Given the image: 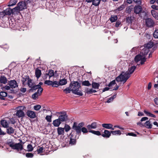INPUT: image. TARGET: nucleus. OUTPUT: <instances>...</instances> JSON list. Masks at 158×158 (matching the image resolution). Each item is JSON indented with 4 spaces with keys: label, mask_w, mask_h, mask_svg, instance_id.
<instances>
[{
    "label": "nucleus",
    "mask_w": 158,
    "mask_h": 158,
    "mask_svg": "<svg viewBox=\"0 0 158 158\" xmlns=\"http://www.w3.org/2000/svg\"><path fill=\"white\" fill-rule=\"evenodd\" d=\"M135 70H128L126 72H122L120 75L116 78L115 80H112L108 84V86L110 87L116 84V81L117 82H121L124 84L127 80L130 77L131 74L133 73Z\"/></svg>",
    "instance_id": "obj_1"
},
{
    "label": "nucleus",
    "mask_w": 158,
    "mask_h": 158,
    "mask_svg": "<svg viewBox=\"0 0 158 158\" xmlns=\"http://www.w3.org/2000/svg\"><path fill=\"white\" fill-rule=\"evenodd\" d=\"M69 87L74 94L80 96H82L83 93L81 90V84L78 81H71Z\"/></svg>",
    "instance_id": "obj_2"
},
{
    "label": "nucleus",
    "mask_w": 158,
    "mask_h": 158,
    "mask_svg": "<svg viewBox=\"0 0 158 158\" xmlns=\"http://www.w3.org/2000/svg\"><path fill=\"white\" fill-rule=\"evenodd\" d=\"M20 143H15L13 140L9 139L6 143V144L9 145L12 149L14 150H16L19 151H21L23 149V145L24 143L22 142L21 139L19 140Z\"/></svg>",
    "instance_id": "obj_3"
},
{
    "label": "nucleus",
    "mask_w": 158,
    "mask_h": 158,
    "mask_svg": "<svg viewBox=\"0 0 158 158\" xmlns=\"http://www.w3.org/2000/svg\"><path fill=\"white\" fill-rule=\"evenodd\" d=\"M145 57L146 56H143V55H141V54L138 55L135 57V60L137 63L138 62H139L141 64H142L146 61V59Z\"/></svg>",
    "instance_id": "obj_4"
},
{
    "label": "nucleus",
    "mask_w": 158,
    "mask_h": 158,
    "mask_svg": "<svg viewBox=\"0 0 158 158\" xmlns=\"http://www.w3.org/2000/svg\"><path fill=\"white\" fill-rule=\"evenodd\" d=\"M84 126V123H81L77 125V123L76 122H74L73 123V125L72 129L74 131L76 130H80V128L83 127Z\"/></svg>",
    "instance_id": "obj_5"
},
{
    "label": "nucleus",
    "mask_w": 158,
    "mask_h": 158,
    "mask_svg": "<svg viewBox=\"0 0 158 158\" xmlns=\"http://www.w3.org/2000/svg\"><path fill=\"white\" fill-rule=\"evenodd\" d=\"M146 24L147 27H152L155 24L154 21L150 18H148L145 20Z\"/></svg>",
    "instance_id": "obj_6"
},
{
    "label": "nucleus",
    "mask_w": 158,
    "mask_h": 158,
    "mask_svg": "<svg viewBox=\"0 0 158 158\" xmlns=\"http://www.w3.org/2000/svg\"><path fill=\"white\" fill-rule=\"evenodd\" d=\"M17 6L19 7V9L22 10L27 8V4L24 2H21L18 3Z\"/></svg>",
    "instance_id": "obj_7"
},
{
    "label": "nucleus",
    "mask_w": 158,
    "mask_h": 158,
    "mask_svg": "<svg viewBox=\"0 0 158 158\" xmlns=\"http://www.w3.org/2000/svg\"><path fill=\"white\" fill-rule=\"evenodd\" d=\"M75 131H76V134L79 135H81V131L84 134L87 133L89 132V131H88L86 128L85 127H83L80 128V130H76Z\"/></svg>",
    "instance_id": "obj_8"
},
{
    "label": "nucleus",
    "mask_w": 158,
    "mask_h": 158,
    "mask_svg": "<svg viewBox=\"0 0 158 158\" xmlns=\"http://www.w3.org/2000/svg\"><path fill=\"white\" fill-rule=\"evenodd\" d=\"M8 84L12 89L17 87L18 86L16 81L15 80H11L10 81H9Z\"/></svg>",
    "instance_id": "obj_9"
},
{
    "label": "nucleus",
    "mask_w": 158,
    "mask_h": 158,
    "mask_svg": "<svg viewBox=\"0 0 158 158\" xmlns=\"http://www.w3.org/2000/svg\"><path fill=\"white\" fill-rule=\"evenodd\" d=\"M26 114L27 116L31 118H34L36 116L35 112L33 111L30 110H27Z\"/></svg>",
    "instance_id": "obj_10"
},
{
    "label": "nucleus",
    "mask_w": 158,
    "mask_h": 158,
    "mask_svg": "<svg viewBox=\"0 0 158 158\" xmlns=\"http://www.w3.org/2000/svg\"><path fill=\"white\" fill-rule=\"evenodd\" d=\"M58 119L62 122L67 121L69 119L68 116L67 114L65 113L64 115H60L59 116Z\"/></svg>",
    "instance_id": "obj_11"
},
{
    "label": "nucleus",
    "mask_w": 158,
    "mask_h": 158,
    "mask_svg": "<svg viewBox=\"0 0 158 158\" xmlns=\"http://www.w3.org/2000/svg\"><path fill=\"white\" fill-rule=\"evenodd\" d=\"M142 10V8L141 6H135L134 7V11L136 14H139L141 13Z\"/></svg>",
    "instance_id": "obj_12"
},
{
    "label": "nucleus",
    "mask_w": 158,
    "mask_h": 158,
    "mask_svg": "<svg viewBox=\"0 0 158 158\" xmlns=\"http://www.w3.org/2000/svg\"><path fill=\"white\" fill-rule=\"evenodd\" d=\"M2 15L4 16L6 15H10L11 14H13V11L12 9L10 8L6 9L5 10H4L2 13Z\"/></svg>",
    "instance_id": "obj_13"
},
{
    "label": "nucleus",
    "mask_w": 158,
    "mask_h": 158,
    "mask_svg": "<svg viewBox=\"0 0 158 158\" xmlns=\"http://www.w3.org/2000/svg\"><path fill=\"white\" fill-rule=\"evenodd\" d=\"M34 69H46L47 67L46 65H44L43 64H36V63H35L33 65Z\"/></svg>",
    "instance_id": "obj_14"
},
{
    "label": "nucleus",
    "mask_w": 158,
    "mask_h": 158,
    "mask_svg": "<svg viewBox=\"0 0 158 158\" xmlns=\"http://www.w3.org/2000/svg\"><path fill=\"white\" fill-rule=\"evenodd\" d=\"M97 127V123L96 122H94L91 124H89L87 126V128L89 130H90L92 129H95Z\"/></svg>",
    "instance_id": "obj_15"
},
{
    "label": "nucleus",
    "mask_w": 158,
    "mask_h": 158,
    "mask_svg": "<svg viewBox=\"0 0 158 158\" xmlns=\"http://www.w3.org/2000/svg\"><path fill=\"white\" fill-rule=\"evenodd\" d=\"M111 134V131L106 130H104V133L102 134V135L104 138H109Z\"/></svg>",
    "instance_id": "obj_16"
},
{
    "label": "nucleus",
    "mask_w": 158,
    "mask_h": 158,
    "mask_svg": "<svg viewBox=\"0 0 158 158\" xmlns=\"http://www.w3.org/2000/svg\"><path fill=\"white\" fill-rule=\"evenodd\" d=\"M20 65L19 64H16L15 62H12L9 66L8 67L10 69H18L19 68V66Z\"/></svg>",
    "instance_id": "obj_17"
},
{
    "label": "nucleus",
    "mask_w": 158,
    "mask_h": 158,
    "mask_svg": "<svg viewBox=\"0 0 158 158\" xmlns=\"http://www.w3.org/2000/svg\"><path fill=\"white\" fill-rule=\"evenodd\" d=\"M16 115L18 118H23L25 116V113L23 111L17 110Z\"/></svg>",
    "instance_id": "obj_18"
},
{
    "label": "nucleus",
    "mask_w": 158,
    "mask_h": 158,
    "mask_svg": "<svg viewBox=\"0 0 158 158\" xmlns=\"http://www.w3.org/2000/svg\"><path fill=\"white\" fill-rule=\"evenodd\" d=\"M102 126L106 129L114 130V128L113 127V125L111 124L104 123L102 124Z\"/></svg>",
    "instance_id": "obj_19"
},
{
    "label": "nucleus",
    "mask_w": 158,
    "mask_h": 158,
    "mask_svg": "<svg viewBox=\"0 0 158 158\" xmlns=\"http://www.w3.org/2000/svg\"><path fill=\"white\" fill-rule=\"evenodd\" d=\"M61 122H62L59 120V119H56L53 121L52 124L55 127H58L61 124Z\"/></svg>",
    "instance_id": "obj_20"
},
{
    "label": "nucleus",
    "mask_w": 158,
    "mask_h": 158,
    "mask_svg": "<svg viewBox=\"0 0 158 158\" xmlns=\"http://www.w3.org/2000/svg\"><path fill=\"white\" fill-rule=\"evenodd\" d=\"M6 128V133L7 134L10 135L14 133L15 130L12 127L9 126Z\"/></svg>",
    "instance_id": "obj_21"
},
{
    "label": "nucleus",
    "mask_w": 158,
    "mask_h": 158,
    "mask_svg": "<svg viewBox=\"0 0 158 158\" xmlns=\"http://www.w3.org/2000/svg\"><path fill=\"white\" fill-rule=\"evenodd\" d=\"M30 79H31L29 78L28 76H25L23 77L22 81L23 85H26L27 83L26 81H27V82H28V80Z\"/></svg>",
    "instance_id": "obj_22"
},
{
    "label": "nucleus",
    "mask_w": 158,
    "mask_h": 158,
    "mask_svg": "<svg viewBox=\"0 0 158 158\" xmlns=\"http://www.w3.org/2000/svg\"><path fill=\"white\" fill-rule=\"evenodd\" d=\"M30 87L31 88V89H30V91H32V92H33V91H35L41 87L40 85H30Z\"/></svg>",
    "instance_id": "obj_23"
},
{
    "label": "nucleus",
    "mask_w": 158,
    "mask_h": 158,
    "mask_svg": "<svg viewBox=\"0 0 158 158\" xmlns=\"http://www.w3.org/2000/svg\"><path fill=\"white\" fill-rule=\"evenodd\" d=\"M71 137L69 140V143L70 144L73 145H75L76 143V139L73 138V135H70Z\"/></svg>",
    "instance_id": "obj_24"
},
{
    "label": "nucleus",
    "mask_w": 158,
    "mask_h": 158,
    "mask_svg": "<svg viewBox=\"0 0 158 158\" xmlns=\"http://www.w3.org/2000/svg\"><path fill=\"white\" fill-rule=\"evenodd\" d=\"M152 124L151 123L149 120L146 121L144 124V126L145 128L148 129H150L152 128Z\"/></svg>",
    "instance_id": "obj_25"
},
{
    "label": "nucleus",
    "mask_w": 158,
    "mask_h": 158,
    "mask_svg": "<svg viewBox=\"0 0 158 158\" xmlns=\"http://www.w3.org/2000/svg\"><path fill=\"white\" fill-rule=\"evenodd\" d=\"M1 124L4 128H7L9 127L8 123L7 121L4 119L1 120Z\"/></svg>",
    "instance_id": "obj_26"
},
{
    "label": "nucleus",
    "mask_w": 158,
    "mask_h": 158,
    "mask_svg": "<svg viewBox=\"0 0 158 158\" xmlns=\"http://www.w3.org/2000/svg\"><path fill=\"white\" fill-rule=\"evenodd\" d=\"M7 80L6 77L4 76H1L0 77V82L1 83L5 84L6 83Z\"/></svg>",
    "instance_id": "obj_27"
},
{
    "label": "nucleus",
    "mask_w": 158,
    "mask_h": 158,
    "mask_svg": "<svg viewBox=\"0 0 158 158\" xmlns=\"http://www.w3.org/2000/svg\"><path fill=\"white\" fill-rule=\"evenodd\" d=\"M54 71L53 70H49L48 73H46V77H49V79H50V77L54 76Z\"/></svg>",
    "instance_id": "obj_28"
},
{
    "label": "nucleus",
    "mask_w": 158,
    "mask_h": 158,
    "mask_svg": "<svg viewBox=\"0 0 158 158\" xmlns=\"http://www.w3.org/2000/svg\"><path fill=\"white\" fill-rule=\"evenodd\" d=\"M57 131L58 135H64V128L62 127H58Z\"/></svg>",
    "instance_id": "obj_29"
},
{
    "label": "nucleus",
    "mask_w": 158,
    "mask_h": 158,
    "mask_svg": "<svg viewBox=\"0 0 158 158\" xmlns=\"http://www.w3.org/2000/svg\"><path fill=\"white\" fill-rule=\"evenodd\" d=\"M149 52V49L146 48H143L141 52V53L143 56H145L147 55Z\"/></svg>",
    "instance_id": "obj_30"
},
{
    "label": "nucleus",
    "mask_w": 158,
    "mask_h": 158,
    "mask_svg": "<svg viewBox=\"0 0 158 158\" xmlns=\"http://www.w3.org/2000/svg\"><path fill=\"white\" fill-rule=\"evenodd\" d=\"M7 93L6 92L3 91L0 92V98L1 99L4 100V98L6 97Z\"/></svg>",
    "instance_id": "obj_31"
},
{
    "label": "nucleus",
    "mask_w": 158,
    "mask_h": 158,
    "mask_svg": "<svg viewBox=\"0 0 158 158\" xmlns=\"http://www.w3.org/2000/svg\"><path fill=\"white\" fill-rule=\"evenodd\" d=\"M134 19V18L133 17L128 16L126 18V22L128 23H131Z\"/></svg>",
    "instance_id": "obj_32"
},
{
    "label": "nucleus",
    "mask_w": 158,
    "mask_h": 158,
    "mask_svg": "<svg viewBox=\"0 0 158 158\" xmlns=\"http://www.w3.org/2000/svg\"><path fill=\"white\" fill-rule=\"evenodd\" d=\"M89 132L98 136L101 135V133L99 131H95L94 130H90L89 131Z\"/></svg>",
    "instance_id": "obj_33"
},
{
    "label": "nucleus",
    "mask_w": 158,
    "mask_h": 158,
    "mask_svg": "<svg viewBox=\"0 0 158 158\" xmlns=\"http://www.w3.org/2000/svg\"><path fill=\"white\" fill-rule=\"evenodd\" d=\"M153 43L152 42H150L147 44L145 45V47L146 48L149 49L152 48L153 46Z\"/></svg>",
    "instance_id": "obj_34"
},
{
    "label": "nucleus",
    "mask_w": 158,
    "mask_h": 158,
    "mask_svg": "<svg viewBox=\"0 0 158 158\" xmlns=\"http://www.w3.org/2000/svg\"><path fill=\"white\" fill-rule=\"evenodd\" d=\"M59 82L60 85H63L67 84V81L66 79L64 78L62 79H60Z\"/></svg>",
    "instance_id": "obj_35"
},
{
    "label": "nucleus",
    "mask_w": 158,
    "mask_h": 158,
    "mask_svg": "<svg viewBox=\"0 0 158 158\" xmlns=\"http://www.w3.org/2000/svg\"><path fill=\"white\" fill-rule=\"evenodd\" d=\"M100 86V84L96 82H93L92 84V87L93 89H98Z\"/></svg>",
    "instance_id": "obj_36"
},
{
    "label": "nucleus",
    "mask_w": 158,
    "mask_h": 158,
    "mask_svg": "<svg viewBox=\"0 0 158 158\" xmlns=\"http://www.w3.org/2000/svg\"><path fill=\"white\" fill-rule=\"evenodd\" d=\"M111 133L113 135H120L121 134V131L120 130H117L115 131H111Z\"/></svg>",
    "instance_id": "obj_37"
},
{
    "label": "nucleus",
    "mask_w": 158,
    "mask_h": 158,
    "mask_svg": "<svg viewBox=\"0 0 158 158\" xmlns=\"http://www.w3.org/2000/svg\"><path fill=\"white\" fill-rule=\"evenodd\" d=\"M151 12L153 17L156 19H158V14L156 11L154 10H152Z\"/></svg>",
    "instance_id": "obj_38"
},
{
    "label": "nucleus",
    "mask_w": 158,
    "mask_h": 158,
    "mask_svg": "<svg viewBox=\"0 0 158 158\" xmlns=\"http://www.w3.org/2000/svg\"><path fill=\"white\" fill-rule=\"evenodd\" d=\"M12 11L13 14H17L19 12V11L21 10L19 9V7L18 6H16L14 8L12 9Z\"/></svg>",
    "instance_id": "obj_39"
},
{
    "label": "nucleus",
    "mask_w": 158,
    "mask_h": 158,
    "mask_svg": "<svg viewBox=\"0 0 158 158\" xmlns=\"http://www.w3.org/2000/svg\"><path fill=\"white\" fill-rule=\"evenodd\" d=\"M35 76L37 78L40 77L41 75V72L40 70H36L35 71Z\"/></svg>",
    "instance_id": "obj_40"
},
{
    "label": "nucleus",
    "mask_w": 158,
    "mask_h": 158,
    "mask_svg": "<svg viewBox=\"0 0 158 158\" xmlns=\"http://www.w3.org/2000/svg\"><path fill=\"white\" fill-rule=\"evenodd\" d=\"M117 17L116 15H112L110 18V20L112 22H114L117 19Z\"/></svg>",
    "instance_id": "obj_41"
},
{
    "label": "nucleus",
    "mask_w": 158,
    "mask_h": 158,
    "mask_svg": "<svg viewBox=\"0 0 158 158\" xmlns=\"http://www.w3.org/2000/svg\"><path fill=\"white\" fill-rule=\"evenodd\" d=\"M82 85L83 86H89L91 85V84L88 80L82 82Z\"/></svg>",
    "instance_id": "obj_42"
},
{
    "label": "nucleus",
    "mask_w": 158,
    "mask_h": 158,
    "mask_svg": "<svg viewBox=\"0 0 158 158\" xmlns=\"http://www.w3.org/2000/svg\"><path fill=\"white\" fill-rule=\"evenodd\" d=\"M17 2V0H10L9 6H12L15 5Z\"/></svg>",
    "instance_id": "obj_43"
},
{
    "label": "nucleus",
    "mask_w": 158,
    "mask_h": 158,
    "mask_svg": "<svg viewBox=\"0 0 158 158\" xmlns=\"http://www.w3.org/2000/svg\"><path fill=\"white\" fill-rule=\"evenodd\" d=\"M26 107L24 106H21L17 107V109H18L17 110H20L23 111L26 110Z\"/></svg>",
    "instance_id": "obj_44"
},
{
    "label": "nucleus",
    "mask_w": 158,
    "mask_h": 158,
    "mask_svg": "<svg viewBox=\"0 0 158 158\" xmlns=\"http://www.w3.org/2000/svg\"><path fill=\"white\" fill-rule=\"evenodd\" d=\"M100 0H93L92 4L94 6H98L100 3Z\"/></svg>",
    "instance_id": "obj_45"
},
{
    "label": "nucleus",
    "mask_w": 158,
    "mask_h": 158,
    "mask_svg": "<svg viewBox=\"0 0 158 158\" xmlns=\"http://www.w3.org/2000/svg\"><path fill=\"white\" fill-rule=\"evenodd\" d=\"M59 85H60V84H59V82L56 81H54L52 82V87H57Z\"/></svg>",
    "instance_id": "obj_46"
},
{
    "label": "nucleus",
    "mask_w": 158,
    "mask_h": 158,
    "mask_svg": "<svg viewBox=\"0 0 158 158\" xmlns=\"http://www.w3.org/2000/svg\"><path fill=\"white\" fill-rule=\"evenodd\" d=\"M133 6H131L127 7L126 9V12L127 13H130L133 9Z\"/></svg>",
    "instance_id": "obj_47"
},
{
    "label": "nucleus",
    "mask_w": 158,
    "mask_h": 158,
    "mask_svg": "<svg viewBox=\"0 0 158 158\" xmlns=\"http://www.w3.org/2000/svg\"><path fill=\"white\" fill-rule=\"evenodd\" d=\"M64 130L67 132L70 130V127L68 124H65L64 126Z\"/></svg>",
    "instance_id": "obj_48"
},
{
    "label": "nucleus",
    "mask_w": 158,
    "mask_h": 158,
    "mask_svg": "<svg viewBox=\"0 0 158 158\" xmlns=\"http://www.w3.org/2000/svg\"><path fill=\"white\" fill-rule=\"evenodd\" d=\"M44 149L43 147H40L39 148H38L36 150V151L38 152V154H40L42 153L43 152V150Z\"/></svg>",
    "instance_id": "obj_49"
},
{
    "label": "nucleus",
    "mask_w": 158,
    "mask_h": 158,
    "mask_svg": "<svg viewBox=\"0 0 158 158\" xmlns=\"http://www.w3.org/2000/svg\"><path fill=\"white\" fill-rule=\"evenodd\" d=\"M43 91V89L42 87H41L40 88H39L38 89V90L35 93H36L37 94H38V95H40L41 93Z\"/></svg>",
    "instance_id": "obj_50"
},
{
    "label": "nucleus",
    "mask_w": 158,
    "mask_h": 158,
    "mask_svg": "<svg viewBox=\"0 0 158 158\" xmlns=\"http://www.w3.org/2000/svg\"><path fill=\"white\" fill-rule=\"evenodd\" d=\"M85 92L88 94H90L92 93V89H89L87 88L85 89Z\"/></svg>",
    "instance_id": "obj_51"
},
{
    "label": "nucleus",
    "mask_w": 158,
    "mask_h": 158,
    "mask_svg": "<svg viewBox=\"0 0 158 158\" xmlns=\"http://www.w3.org/2000/svg\"><path fill=\"white\" fill-rule=\"evenodd\" d=\"M52 82L53 81L50 80H46L44 81V83L49 85H51L52 86Z\"/></svg>",
    "instance_id": "obj_52"
},
{
    "label": "nucleus",
    "mask_w": 158,
    "mask_h": 158,
    "mask_svg": "<svg viewBox=\"0 0 158 158\" xmlns=\"http://www.w3.org/2000/svg\"><path fill=\"white\" fill-rule=\"evenodd\" d=\"M27 148L28 152H31L33 150L32 145L31 144H29L28 145H27Z\"/></svg>",
    "instance_id": "obj_53"
},
{
    "label": "nucleus",
    "mask_w": 158,
    "mask_h": 158,
    "mask_svg": "<svg viewBox=\"0 0 158 158\" xmlns=\"http://www.w3.org/2000/svg\"><path fill=\"white\" fill-rule=\"evenodd\" d=\"M71 90V89H70V88L69 87H67L66 89H64V92L66 93V94H68L70 93Z\"/></svg>",
    "instance_id": "obj_54"
},
{
    "label": "nucleus",
    "mask_w": 158,
    "mask_h": 158,
    "mask_svg": "<svg viewBox=\"0 0 158 158\" xmlns=\"http://www.w3.org/2000/svg\"><path fill=\"white\" fill-rule=\"evenodd\" d=\"M51 118H52L51 115V116L47 115L46 116V119L47 120V121H48L49 122H51L52 121Z\"/></svg>",
    "instance_id": "obj_55"
},
{
    "label": "nucleus",
    "mask_w": 158,
    "mask_h": 158,
    "mask_svg": "<svg viewBox=\"0 0 158 158\" xmlns=\"http://www.w3.org/2000/svg\"><path fill=\"white\" fill-rule=\"evenodd\" d=\"M125 8L124 5H121L120 6L118 7L116 10V11H121L123 10Z\"/></svg>",
    "instance_id": "obj_56"
},
{
    "label": "nucleus",
    "mask_w": 158,
    "mask_h": 158,
    "mask_svg": "<svg viewBox=\"0 0 158 158\" xmlns=\"http://www.w3.org/2000/svg\"><path fill=\"white\" fill-rule=\"evenodd\" d=\"M26 156L27 158H32L33 156V154L32 153H26Z\"/></svg>",
    "instance_id": "obj_57"
},
{
    "label": "nucleus",
    "mask_w": 158,
    "mask_h": 158,
    "mask_svg": "<svg viewBox=\"0 0 158 158\" xmlns=\"http://www.w3.org/2000/svg\"><path fill=\"white\" fill-rule=\"evenodd\" d=\"M154 37L156 38H158V29L156 30L153 34Z\"/></svg>",
    "instance_id": "obj_58"
},
{
    "label": "nucleus",
    "mask_w": 158,
    "mask_h": 158,
    "mask_svg": "<svg viewBox=\"0 0 158 158\" xmlns=\"http://www.w3.org/2000/svg\"><path fill=\"white\" fill-rule=\"evenodd\" d=\"M40 95H38V94H37L36 93H35L33 94L32 95V97L33 99H36V98H38L39 96H40Z\"/></svg>",
    "instance_id": "obj_59"
},
{
    "label": "nucleus",
    "mask_w": 158,
    "mask_h": 158,
    "mask_svg": "<svg viewBox=\"0 0 158 158\" xmlns=\"http://www.w3.org/2000/svg\"><path fill=\"white\" fill-rule=\"evenodd\" d=\"M41 107V106L40 105H37L34 106V109L35 110H36V111H38L40 109Z\"/></svg>",
    "instance_id": "obj_60"
},
{
    "label": "nucleus",
    "mask_w": 158,
    "mask_h": 158,
    "mask_svg": "<svg viewBox=\"0 0 158 158\" xmlns=\"http://www.w3.org/2000/svg\"><path fill=\"white\" fill-rule=\"evenodd\" d=\"M27 84L29 87H30V86H33V84L32 83V80L31 79H30L28 80V82H27Z\"/></svg>",
    "instance_id": "obj_61"
},
{
    "label": "nucleus",
    "mask_w": 158,
    "mask_h": 158,
    "mask_svg": "<svg viewBox=\"0 0 158 158\" xmlns=\"http://www.w3.org/2000/svg\"><path fill=\"white\" fill-rule=\"evenodd\" d=\"M133 1L135 3L138 5H140L141 4V0H133Z\"/></svg>",
    "instance_id": "obj_62"
},
{
    "label": "nucleus",
    "mask_w": 158,
    "mask_h": 158,
    "mask_svg": "<svg viewBox=\"0 0 158 158\" xmlns=\"http://www.w3.org/2000/svg\"><path fill=\"white\" fill-rule=\"evenodd\" d=\"M128 135L129 136H134V137L136 136V134H135L132 133V132L128 133Z\"/></svg>",
    "instance_id": "obj_63"
},
{
    "label": "nucleus",
    "mask_w": 158,
    "mask_h": 158,
    "mask_svg": "<svg viewBox=\"0 0 158 158\" xmlns=\"http://www.w3.org/2000/svg\"><path fill=\"white\" fill-rule=\"evenodd\" d=\"M151 7L152 8L156 10H158V6L155 5H152L151 6Z\"/></svg>",
    "instance_id": "obj_64"
}]
</instances>
